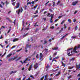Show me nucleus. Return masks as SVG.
<instances>
[{
  "instance_id": "1",
  "label": "nucleus",
  "mask_w": 80,
  "mask_h": 80,
  "mask_svg": "<svg viewBox=\"0 0 80 80\" xmlns=\"http://www.w3.org/2000/svg\"><path fill=\"white\" fill-rule=\"evenodd\" d=\"M80 48V45H78V47H77V46H75L74 48V49H73V52L74 53H78V52L77 51V49H78V48Z\"/></svg>"
},
{
  "instance_id": "2",
  "label": "nucleus",
  "mask_w": 80,
  "mask_h": 80,
  "mask_svg": "<svg viewBox=\"0 0 80 80\" xmlns=\"http://www.w3.org/2000/svg\"><path fill=\"white\" fill-rule=\"evenodd\" d=\"M50 15V13H48V15H47V16L48 17H51V18H53V16H54V14H52L51 16Z\"/></svg>"
},
{
  "instance_id": "3",
  "label": "nucleus",
  "mask_w": 80,
  "mask_h": 80,
  "mask_svg": "<svg viewBox=\"0 0 80 80\" xmlns=\"http://www.w3.org/2000/svg\"><path fill=\"white\" fill-rule=\"evenodd\" d=\"M20 6V3H18L16 5V6L15 7V8H14V10H15L16 9L19 8Z\"/></svg>"
},
{
  "instance_id": "4",
  "label": "nucleus",
  "mask_w": 80,
  "mask_h": 80,
  "mask_svg": "<svg viewBox=\"0 0 80 80\" xmlns=\"http://www.w3.org/2000/svg\"><path fill=\"white\" fill-rule=\"evenodd\" d=\"M35 69H37V68H38V63H36L34 66Z\"/></svg>"
},
{
  "instance_id": "5",
  "label": "nucleus",
  "mask_w": 80,
  "mask_h": 80,
  "mask_svg": "<svg viewBox=\"0 0 80 80\" xmlns=\"http://www.w3.org/2000/svg\"><path fill=\"white\" fill-rule=\"evenodd\" d=\"M76 68L77 69H80V63L78 65V63H76Z\"/></svg>"
},
{
  "instance_id": "6",
  "label": "nucleus",
  "mask_w": 80,
  "mask_h": 80,
  "mask_svg": "<svg viewBox=\"0 0 80 80\" xmlns=\"http://www.w3.org/2000/svg\"><path fill=\"white\" fill-rule=\"evenodd\" d=\"M77 3H78V2H74L72 3V5L73 6H75L77 5Z\"/></svg>"
},
{
  "instance_id": "7",
  "label": "nucleus",
  "mask_w": 80,
  "mask_h": 80,
  "mask_svg": "<svg viewBox=\"0 0 80 80\" xmlns=\"http://www.w3.org/2000/svg\"><path fill=\"white\" fill-rule=\"evenodd\" d=\"M19 39L18 38H14L12 41L13 42H17V41H18Z\"/></svg>"
},
{
  "instance_id": "8",
  "label": "nucleus",
  "mask_w": 80,
  "mask_h": 80,
  "mask_svg": "<svg viewBox=\"0 0 80 80\" xmlns=\"http://www.w3.org/2000/svg\"><path fill=\"white\" fill-rule=\"evenodd\" d=\"M44 77H45V78H44V80H47V78H48V75H46ZM47 80H48V79H47Z\"/></svg>"
},
{
  "instance_id": "9",
  "label": "nucleus",
  "mask_w": 80,
  "mask_h": 80,
  "mask_svg": "<svg viewBox=\"0 0 80 80\" xmlns=\"http://www.w3.org/2000/svg\"><path fill=\"white\" fill-rule=\"evenodd\" d=\"M58 48L57 47H55L54 48H52L53 50H58Z\"/></svg>"
},
{
  "instance_id": "10",
  "label": "nucleus",
  "mask_w": 80,
  "mask_h": 80,
  "mask_svg": "<svg viewBox=\"0 0 80 80\" xmlns=\"http://www.w3.org/2000/svg\"><path fill=\"white\" fill-rule=\"evenodd\" d=\"M60 73H61V72H59L58 74H56L55 76H56V77H58V76H59V75H60Z\"/></svg>"
},
{
  "instance_id": "11",
  "label": "nucleus",
  "mask_w": 80,
  "mask_h": 80,
  "mask_svg": "<svg viewBox=\"0 0 80 80\" xmlns=\"http://www.w3.org/2000/svg\"><path fill=\"white\" fill-rule=\"evenodd\" d=\"M17 71H11V72L10 73V75H12V73H17Z\"/></svg>"
},
{
  "instance_id": "12",
  "label": "nucleus",
  "mask_w": 80,
  "mask_h": 80,
  "mask_svg": "<svg viewBox=\"0 0 80 80\" xmlns=\"http://www.w3.org/2000/svg\"><path fill=\"white\" fill-rule=\"evenodd\" d=\"M73 49V48H69V49H68L67 50V52H70V50H72Z\"/></svg>"
},
{
  "instance_id": "13",
  "label": "nucleus",
  "mask_w": 80,
  "mask_h": 80,
  "mask_svg": "<svg viewBox=\"0 0 80 80\" xmlns=\"http://www.w3.org/2000/svg\"><path fill=\"white\" fill-rule=\"evenodd\" d=\"M62 67H64L66 66V64H64V63H63V62H62Z\"/></svg>"
},
{
  "instance_id": "14",
  "label": "nucleus",
  "mask_w": 80,
  "mask_h": 80,
  "mask_svg": "<svg viewBox=\"0 0 80 80\" xmlns=\"http://www.w3.org/2000/svg\"><path fill=\"white\" fill-rule=\"evenodd\" d=\"M72 54H70V52L68 53V57H70V56H72Z\"/></svg>"
},
{
  "instance_id": "15",
  "label": "nucleus",
  "mask_w": 80,
  "mask_h": 80,
  "mask_svg": "<svg viewBox=\"0 0 80 80\" xmlns=\"http://www.w3.org/2000/svg\"><path fill=\"white\" fill-rule=\"evenodd\" d=\"M67 35H68V34H66L64 36H63L62 38H61V39H63V38H65V37H66V36H67Z\"/></svg>"
},
{
  "instance_id": "16",
  "label": "nucleus",
  "mask_w": 80,
  "mask_h": 80,
  "mask_svg": "<svg viewBox=\"0 0 80 80\" xmlns=\"http://www.w3.org/2000/svg\"><path fill=\"white\" fill-rule=\"evenodd\" d=\"M66 22V21L65 20H63L61 23V25H62V24H63V23L64 22Z\"/></svg>"
},
{
  "instance_id": "17",
  "label": "nucleus",
  "mask_w": 80,
  "mask_h": 80,
  "mask_svg": "<svg viewBox=\"0 0 80 80\" xmlns=\"http://www.w3.org/2000/svg\"><path fill=\"white\" fill-rule=\"evenodd\" d=\"M18 12V14H20V10L19 9L18 11H16V12Z\"/></svg>"
},
{
  "instance_id": "18",
  "label": "nucleus",
  "mask_w": 80,
  "mask_h": 80,
  "mask_svg": "<svg viewBox=\"0 0 80 80\" xmlns=\"http://www.w3.org/2000/svg\"><path fill=\"white\" fill-rule=\"evenodd\" d=\"M37 23H38V22H37L36 23H35L34 26H35V27H38V25H37Z\"/></svg>"
},
{
  "instance_id": "19",
  "label": "nucleus",
  "mask_w": 80,
  "mask_h": 80,
  "mask_svg": "<svg viewBox=\"0 0 80 80\" xmlns=\"http://www.w3.org/2000/svg\"><path fill=\"white\" fill-rule=\"evenodd\" d=\"M16 4V2H14L12 3V5H13V6H15Z\"/></svg>"
},
{
  "instance_id": "20",
  "label": "nucleus",
  "mask_w": 80,
  "mask_h": 80,
  "mask_svg": "<svg viewBox=\"0 0 80 80\" xmlns=\"http://www.w3.org/2000/svg\"><path fill=\"white\" fill-rule=\"evenodd\" d=\"M21 59V57H19L18 58H17L16 60V62H17V61H18L19 60H20Z\"/></svg>"
},
{
  "instance_id": "21",
  "label": "nucleus",
  "mask_w": 80,
  "mask_h": 80,
  "mask_svg": "<svg viewBox=\"0 0 80 80\" xmlns=\"http://www.w3.org/2000/svg\"><path fill=\"white\" fill-rule=\"evenodd\" d=\"M40 56L41 58H42L43 57V54H42V53L41 52L40 53Z\"/></svg>"
},
{
  "instance_id": "22",
  "label": "nucleus",
  "mask_w": 80,
  "mask_h": 80,
  "mask_svg": "<svg viewBox=\"0 0 80 80\" xmlns=\"http://www.w3.org/2000/svg\"><path fill=\"white\" fill-rule=\"evenodd\" d=\"M75 30L76 31L77 29H78V27L77 26H75Z\"/></svg>"
},
{
  "instance_id": "23",
  "label": "nucleus",
  "mask_w": 80,
  "mask_h": 80,
  "mask_svg": "<svg viewBox=\"0 0 80 80\" xmlns=\"http://www.w3.org/2000/svg\"><path fill=\"white\" fill-rule=\"evenodd\" d=\"M72 61H74V60H75V58H72L71 59L70 61H72Z\"/></svg>"
},
{
  "instance_id": "24",
  "label": "nucleus",
  "mask_w": 80,
  "mask_h": 80,
  "mask_svg": "<svg viewBox=\"0 0 80 80\" xmlns=\"http://www.w3.org/2000/svg\"><path fill=\"white\" fill-rule=\"evenodd\" d=\"M12 56V54H9L7 56V57H10V56Z\"/></svg>"
},
{
  "instance_id": "25",
  "label": "nucleus",
  "mask_w": 80,
  "mask_h": 80,
  "mask_svg": "<svg viewBox=\"0 0 80 80\" xmlns=\"http://www.w3.org/2000/svg\"><path fill=\"white\" fill-rule=\"evenodd\" d=\"M47 43V41L46 40H45L44 41V43H43L44 44H46Z\"/></svg>"
},
{
  "instance_id": "26",
  "label": "nucleus",
  "mask_w": 80,
  "mask_h": 80,
  "mask_svg": "<svg viewBox=\"0 0 80 80\" xmlns=\"http://www.w3.org/2000/svg\"><path fill=\"white\" fill-rule=\"evenodd\" d=\"M29 4H30V5H32V3L30 2H28V3L27 4V5H28Z\"/></svg>"
},
{
  "instance_id": "27",
  "label": "nucleus",
  "mask_w": 80,
  "mask_h": 80,
  "mask_svg": "<svg viewBox=\"0 0 80 80\" xmlns=\"http://www.w3.org/2000/svg\"><path fill=\"white\" fill-rule=\"evenodd\" d=\"M59 58V57L57 56V57H56L55 58H54L53 60H54V59H58Z\"/></svg>"
},
{
  "instance_id": "28",
  "label": "nucleus",
  "mask_w": 80,
  "mask_h": 80,
  "mask_svg": "<svg viewBox=\"0 0 80 80\" xmlns=\"http://www.w3.org/2000/svg\"><path fill=\"white\" fill-rule=\"evenodd\" d=\"M5 3L6 5H8L9 4V2H8L7 1H6Z\"/></svg>"
},
{
  "instance_id": "29",
  "label": "nucleus",
  "mask_w": 80,
  "mask_h": 80,
  "mask_svg": "<svg viewBox=\"0 0 80 80\" xmlns=\"http://www.w3.org/2000/svg\"><path fill=\"white\" fill-rule=\"evenodd\" d=\"M57 52H56V53H54L53 55L54 56H56V55H57Z\"/></svg>"
},
{
  "instance_id": "30",
  "label": "nucleus",
  "mask_w": 80,
  "mask_h": 80,
  "mask_svg": "<svg viewBox=\"0 0 80 80\" xmlns=\"http://www.w3.org/2000/svg\"><path fill=\"white\" fill-rule=\"evenodd\" d=\"M48 3H49V1H48L47 2H46L45 4V6H47V4H48Z\"/></svg>"
},
{
  "instance_id": "31",
  "label": "nucleus",
  "mask_w": 80,
  "mask_h": 80,
  "mask_svg": "<svg viewBox=\"0 0 80 80\" xmlns=\"http://www.w3.org/2000/svg\"><path fill=\"white\" fill-rule=\"evenodd\" d=\"M68 21L70 23H71V20H70V19H68Z\"/></svg>"
},
{
  "instance_id": "32",
  "label": "nucleus",
  "mask_w": 80,
  "mask_h": 80,
  "mask_svg": "<svg viewBox=\"0 0 80 80\" xmlns=\"http://www.w3.org/2000/svg\"><path fill=\"white\" fill-rule=\"evenodd\" d=\"M64 29H66L67 27V26H66V25L64 24Z\"/></svg>"
},
{
  "instance_id": "33",
  "label": "nucleus",
  "mask_w": 80,
  "mask_h": 80,
  "mask_svg": "<svg viewBox=\"0 0 80 80\" xmlns=\"http://www.w3.org/2000/svg\"><path fill=\"white\" fill-rule=\"evenodd\" d=\"M43 78H44V76H43L40 79V80H43Z\"/></svg>"
},
{
  "instance_id": "34",
  "label": "nucleus",
  "mask_w": 80,
  "mask_h": 80,
  "mask_svg": "<svg viewBox=\"0 0 80 80\" xmlns=\"http://www.w3.org/2000/svg\"><path fill=\"white\" fill-rule=\"evenodd\" d=\"M44 10H45V9H42L41 10V11L40 12H43V11H44Z\"/></svg>"
},
{
  "instance_id": "35",
  "label": "nucleus",
  "mask_w": 80,
  "mask_h": 80,
  "mask_svg": "<svg viewBox=\"0 0 80 80\" xmlns=\"http://www.w3.org/2000/svg\"><path fill=\"white\" fill-rule=\"evenodd\" d=\"M76 38V36H75V37L72 36L71 37V38H72L73 39L74 38Z\"/></svg>"
},
{
  "instance_id": "36",
  "label": "nucleus",
  "mask_w": 80,
  "mask_h": 80,
  "mask_svg": "<svg viewBox=\"0 0 80 80\" xmlns=\"http://www.w3.org/2000/svg\"><path fill=\"white\" fill-rule=\"evenodd\" d=\"M30 77H31V78H32L33 79H34V77L32 75H31L30 76Z\"/></svg>"
},
{
  "instance_id": "37",
  "label": "nucleus",
  "mask_w": 80,
  "mask_h": 80,
  "mask_svg": "<svg viewBox=\"0 0 80 80\" xmlns=\"http://www.w3.org/2000/svg\"><path fill=\"white\" fill-rule=\"evenodd\" d=\"M53 4L52 5V7H55V2H53Z\"/></svg>"
},
{
  "instance_id": "38",
  "label": "nucleus",
  "mask_w": 80,
  "mask_h": 80,
  "mask_svg": "<svg viewBox=\"0 0 80 80\" xmlns=\"http://www.w3.org/2000/svg\"><path fill=\"white\" fill-rule=\"evenodd\" d=\"M32 65H31L30 66L29 68H30V69L31 70V69H32Z\"/></svg>"
},
{
  "instance_id": "39",
  "label": "nucleus",
  "mask_w": 80,
  "mask_h": 80,
  "mask_svg": "<svg viewBox=\"0 0 80 80\" xmlns=\"http://www.w3.org/2000/svg\"><path fill=\"white\" fill-rule=\"evenodd\" d=\"M22 50V48H21L20 50L17 51V52H20V51H21Z\"/></svg>"
},
{
  "instance_id": "40",
  "label": "nucleus",
  "mask_w": 80,
  "mask_h": 80,
  "mask_svg": "<svg viewBox=\"0 0 80 80\" xmlns=\"http://www.w3.org/2000/svg\"><path fill=\"white\" fill-rule=\"evenodd\" d=\"M55 28V27L54 26H52L50 28H51L52 29H53Z\"/></svg>"
},
{
  "instance_id": "41",
  "label": "nucleus",
  "mask_w": 80,
  "mask_h": 80,
  "mask_svg": "<svg viewBox=\"0 0 80 80\" xmlns=\"http://www.w3.org/2000/svg\"><path fill=\"white\" fill-rule=\"evenodd\" d=\"M5 28V26H2V28H0V30H1L2 28Z\"/></svg>"
},
{
  "instance_id": "42",
  "label": "nucleus",
  "mask_w": 80,
  "mask_h": 80,
  "mask_svg": "<svg viewBox=\"0 0 80 80\" xmlns=\"http://www.w3.org/2000/svg\"><path fill=\"white\" fill-rule=\"evenodd\" d=\"M35 12V13H34V14H36V13H38V10H36V12Z\"/></svg>"
},
{
  "instance_id": "43",
  "label": "nucleus",
  "mask_w": 80,
  "mask_h": 80,
  "mask_svg": "<svg viewBox=\"0 0 80 80\" xmlns=\"http://www.w3.org/2000/svg\"><path fill=\"white\" fill-rule=\"evenodd\" d=\"M71 77H72V76L70 75V76H69V77H68V79H69V78H71Z\"/></svg>"
},
{
  "instance_id": "44",
  "label": "nucleus",
  "mask_w": 80,
  "mask_h": 80,
  "mask_svg": "<svg viewBox=\"0 0 80 80\" xmlns=\"http://www.w3.org/2000/svg\"><path fill=\"white\" fill-rule=\"evenodd\" d=\"M60 3V1H58V2L57 3V5H58V4H59V3Z\"/></svg>"
},
{
  "instance_id": "45",
  "label": "nucleus",
  "mask_w": 80,
  "mask_h": 80,
  "mask_svg": "<svg viewBox=\"0 0 80 80\" xmlns=\"http://www.w3.org/2000/svg\"><path fill=\"white\" fill-rule=\"evenodd\" d=\"M15 60V59H16V58H17V56H16V57H14L13 58Z\"/></svg>"
},
{
  "instance_id": "46",
  "label": "nucleus",
  "mask_w": 80,
  "mask_h": 80,
  "mask_svg": "<svg viewBox=\"0 0 80 80\" xmlns=\"http://www.w3.org/2000/svg\"><path fill=\"white\" fill-rule=\"evenodd\" d=\"M38 54H37V55L36 56V58H38Z\"/></svg>"
},
{
  "instance_id": "47",
  "label": "nucleus",
  "mask_w": 80,
  "mask_h": 80,
  "mask_svg": "<svg viewBox=\"0 0 80 80\" xmlns=\"http://www.w3.org/2000/svg\"><path fill=\"white\" fill-rule=\"evenodd\" d=\"M16 22V21L15 20H14V22H13L14 24V25H15V23Z\"/></svg>"
},
{
  "instance_id": "48",
  "label": "nucleus",
  "mask_w": 80,
  "mask_h": 80,
  "mask_svg": "<svg viewBox=\"0 0 80 80\" xmlns=\"http://www.w3.org/2000/svg\"><path fill=\"white\" fill-rule=\"evenodd\" d=\"M9 22H11V23H13V22H12V20H11L10 19H9Z\"/></svg>"
},
{
  "instance_id": "49",
  "label": "nucleus",
  "mask_w": 80,
  "mask_h": 80,
  "mask_svg": "<svg viewBox=\"0 0 80 80\" xmlns=\"http://www.w3.org/2000/svg\"><path fill=\"white\" fill-rule=\"evenodd\" d=\"M15 47V46H13L11 48L12 49H13V48H14Z\"/></svg>"
},
{
  "instance_id": "50",
  "label": "nucleus",
  "mask_w": 80,
  "mask_h": 80,
  "mask_svg": "<svg viewBox=\"0 0 80 80\" xmlns=\"http://www.w3.org/2000/svg\"><path fill=\"white\" fill-rule=\"evenodd\" d=\"M23 12V9H22V8H21V13H22Z\"/></svg>"
},
{
  "instance_id": "51",
  "label": "nucleus",
  "mask_w": 80,
  "mask_h": 80,
  "mask_svg": "<svg viewBox=\"0 0 80 80\" xmlns=\"http://www.w3.org/2000/svg\"><path fill=\"white\" fill-rule=\"evenodd\" d=\"M0 7L2 8H3V6L2 4H0Z\"/></svg>"
},
{
  "instance_id": "52",
  "label": "nucleus",
  "mask_w": 80,
  "mask_h": 80,
  "mask_svg": "<svg viewBox=\"0 0 80 80\" xmlns=\"http://www.w3.org/2000/svg\"><path fill=\"white\" fill-rule=\"evenodd\" d=\"M44 50H45L46 52H48V49L45 48V49H44Z\"/></svg>"
},
{
  "instance_id": "53",
  "label": "nucleus",
  "mask_w": 80,
  "mask_h": 80,
  "mask_svg": "<svg viewBox=\"0 0 80 80\" xmlns=\"http://www.w3.org/2000/svg\"><path fill=\"white\" fill-rule=\"evenodd\" d=\"M77 13V11H75L74 13V14H76Z\"/></svg>"
},
{
  "instance_id": "54",
  "label": "nucleus",
  "mask_w": 80,
  "mask_h": 80,
  "mask_svg": "<svg viewBox=\"0 0 80 80\" xmlns=\"http://www.w3.org/2000/svg\"><path fill=\"white\" fill-rule=\"evenodd\" d=\"M38 28L36 29L35 30V32H37L38 31Z\"/></svg>"
},
{
  "instance_id": "55",
  "label": "nucleus",
  "mask_w": 80,
  "mask_h": 80,
  "mask_svg": "<svg viewBox=\"0 0 80 80\" xmlns=\"http://www.w3.org/2000/svg\"><path fill=\"white\" fill-rule=\"evenodd\" d=\"M1 2L2 3L3 5H5V2H3L2 1Z\"/></svg>"
},
{
  "instance_id": "56",
  "label": "nucleus",
  "mask_w": 80,
  "mask_h": 80,
  "mask_svg": "<svg viewBox=\"0 0 80 80\" xmlns=\"http://www.w3.org/2000/svg\"><path fill=\"white\" fill-rule=\"evenodd\" d=\"M76 19H74L73 20V22H76Z\"/></svg>"
},
{
  "instance_id": "57",
  "label": "nucleus",
  "mask_w": 80,
  "mask_h": 80,
  "mask_svg": "<svg viewBox=\"0 0 80 80\" xmlns=\"http://www.w3.org/2000/svg\"><path fill=\"white\" fill-rule=\"evenodd\" d=\"M11 60H12V59H11V58H9L8 59V61H9V62H10V61H11Z\"/></svg>"
},
{
  "instance_id": "58",
  "label": "nucleus",
  "mask_w": 80,
  "mask_h": 80,
  "mask_svg": "<svg viewBox=\"0 0 80 80\" xmlns=\"http://www.w3.org/2000/svg\"><path fill=\"white\" fill-rule=\"evenodd\" d=\"M49 11L50 12H53V10H52V9H49Z\"/></svg>"
},
{
  "instance_id": "59",
  "label": "nucleus",
  "mask_w": 80,
  "mask_h": 80,
  "mask_svg": "<svg viewBox=\"0 0 80 80\" xmlns=\"http://www.w3.org/2000/svg\"><path fill=\"white\" fill-rule=\"evenodd\" d=\"M10 30H11L10 29H9L8 31V32L7 33H9V32H10Z\"/></svg>"
},
{
  "instance_id": "60",
  "label": "nucleus",
  "mask_w": 80,
  "mask_h": 80,
  "mask_svg": "<svg viewBox=\"0 0 80 80\" xmlns=\"http://www.w3.org/2000/svg\"><path fill=\"white\" fill-rule=\"evenodd\" d=\"M2 38H3L2 37V35H1L0 37V39H2Z\"/></svg>"
},
{
  "instance_id": "61",
  "label": "nucleus",
  "mask_w": 80,
  "mask_h": 80,
  "mask_svg": "<svg viewBox=\"0 0 80 80\" xmlns=\"http://www.w3.org/2000/svg\"><path fill=\"white\" fill-rule=\"evenodd\" d=\"M37 7H38V5H37L36 6H34V8H36Z\"/></svg>"
},
{
  "instance_id": "62",
  "label": "nucleus",
  "mask_w": 80,
  "mask_h": 80,
  "mask_svg": "<svg viewBox=\"0 0 80 80\" xmlns=\"http://www.w3.org/2000/svg\"><path fill=\"white\" fill-rule=\"evenodd\" d=\"M73 68V67H70L69 68V69H72Z\"/></svg>"
},
{
  "instance_id": "63",
  "label": "nucleus",
  "mask_w": 80,
  "mask_h": 80,
  "mask_svg": "<svg viewBox=\"0 0 80 80\" xmlns=\"http://www.w3.org/2000/svg\"><path fill=\"white\" fill-rule=\"evenodd\" d=\"M63 28H64L63 27L62 28L61 30H62V31H63Z\"/></svg>"
},
{
  "instance_id": "64",
  "label": "nucleus",
  "mask_w": 80,
  "mask_h": 80,
  "mask_svg": "<svg viewBox=\"0 0 80 80\" xmlns=\"http://www.w3.org/2000/svg\"><path fill=\"white\" fill-rule=\"evenodd\" d=\"M31 80V79H30V78H28L26 79V80Z\"/></svg>"
}]
</instances>
